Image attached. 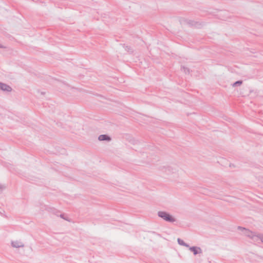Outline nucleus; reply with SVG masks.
I'll return each mask as SVG.
<instances>
[{"instance_id":"15","label":"nucleus","mask_w":263,"mask_h":263,"mask_svg":"<svg viewBox=\"0 0 263 263\" xmlns=\"http://www.w3.org/2000/svg\"><path fill=\"white\" fill-rule=\"evenodd\" d=\"M258 239H259L261 240V241L263 242V235L260 234L258 235L256 240H257Z\"/></svg>"},{"instance_id":"2","label":"nucleus","mask_w":263,"mask_h":263,"mask_svg":"<svg viewBox=\"0 0 263 263\" xmlns=\"http://www.w3.org/2000/svg\"><path fill=\"white\" fill-rule=\"evenodd\" d=\"M161 170L167 175H171L178 171V167L176 166H162L161 167Z\"/></svg>"},{"instance_id":"17","label":"nucleus","mask_w":263,"mask_h":263,"mask_svg":"<svg viewBox=\"0 0 263 263\" xmlns=\"http://www.w3.org/2000/svg\"><path fill=\"white\" fill-rule=\"evenodd\" d=\"M50 210H51V212H53L54 214H55V213L54 212V211H55L56 210L55 209H50Z\"/></svg>"},{"instance_id":"8","label":"nucleus","mask_w":263,"mask_h":263,"mask_svg":"<svg viewBox=\"0 0 263 263\" xmlns=\"http://www.w3.org/2000/svg\"><path fill=\"white\" fill-rule=\"evenodd\" d=\"M185 22L187 24L191 26H195L198 27L200 25V24H199L198 22H195L192 20H186Z\"/></svg>"},{"instance_id":"14","label":"nucleus","mask_w":263,"mask_h":263,"mask_svg":"<svg viewBox=\"0 0 263 263\" xmlns=\"http://www.w3.org/2000/svg\"><path fill=\"white\" fill-rule=\"evenodd\" d=\"M130 142H131V143H132L133 144H137L139 143V142L138 140H135V139L131 140Z\"/></svg>"},{"instance_id":"3","label":"nucleus","mask_w":263,"mask_h":263,"mask_svg":"<svg viewBox=\"0 0 263 263\" xmlns=\"http://www.w3.org/2000/svg\"><path fill=\"white\" fill-rule=\"evenodd\" d=\"M238 229L241 230L242 231L243 234L245 236L252 238L254 240H256L257 236L254 235V234L252 231H250V230L241 227H238Z\"/></svg>"},{"instance_id":"10","label":"nucleus","mask_w":263,"mask_h":263,"mask_svg":"<svg viewBox=\"0 0 263 263\" xmlns=\"http://www.w3.org/2000/svg\"><path fill=\"white\" fill-rule=\"evenodd\" d=\"M242 81L241 80H239V81H237L235 82V83H234L233 84V86L235 87V86H237L238 85H240L241 84H242Z\"/></svg>"},{"instance_id":"18","label":"nucleus","mask_w":263,"mask_h":263,"mask_svg":"<svg viewBox=\"0 0 263 263\" xmlns=\"http://www.w3.org/2000/svg\"><path fill=\"white\" fill-rule=\"evenodd\" d=\"M183 246L190 248L189 245L188 244H187L186 243H185V244Z\"/></svg>"},{"instance_id":"9","label":"nucleus","mask_w":263,"mask_h":263,"mask_svg":"<svg viewBox=\"0 0 263 263\" xmlns=\"http://www.w3.org/2000/svg\"><path fill=\"white\" fill-rule=\"evenodd\" d=\"M7 186L5 184H0V194L6 189Z\"/></svg>"},{"instance_id":"7","label":"nucleus","mask_w":263,"mask_h":263,"mask_svg":"<svg viewBox=\"0 0 263 263\" xmlns=\"http://www.w3.org/2000/svg\"><path fill=\"white\" fill-rule=\"evenodd\" d=\"M98 140L99 141H110L111 139L110 137L107 135H101L99 136Z\"/></svg>"},{"instance_id":"1","label":"nucleus","mask_w":263,"mask_h":263,"mask_svg":"<svg viewBox=\"0 0 263 263\" xmlns=\"http://www.w3.org/2000/svg\"><path fill=\"white\" fill-rule=\"evenodd\" d=\"M158 216L167 222H174L176 220L172 215L165 211H159Z\"/></svg>"},{"instance_id":"5","label":"nucleus","mask_w":263,"mask_h":263,"mask_svg":"<svg viewBox=\"0 0 263 263\" xmlns=\"http://www.w3.org/2000/svg\"><path fill=\"white\" fill-rule=\"evenodd\" d=\"M0 89L5 91L10 92L12 90V88L9 85L0 82Z\"/></svg>"},{"instance_id":"11","label":"nucleus","mask_w":263,"mask_h":263,"mask_svg":"<svg viewBox=\"0 0 263 263\" xmlns=\"http://www.w3.org/2000/svg\"><path fill=\"white\" fill-rule=\"evenodd\" d=\"M181 70L185 73H189L190 70L188 68L185 67L184 66L181 67Z\"/></svg>"},{"instance_id":"16","label":"nucleus","mask_w":263,"mask_h":263,"mask_svg":"<svg viewBox=\"0 0 263 263\" xmlns=\"http://www.w3.org/2000/svg\"><path fill=\"white\" fill-rule=\"evenodd\" d=\"M60 217L61 218H63V219H64L66 220H68L67 219H66V218L64 217V214H61V215H60Z\"/></svg>"},{"instance_id":"6","label":"nucleus","mask_w":263,"mask_h":263,"mask_svg":"<svg viewBox=\"0 0 263 263\" xmlns=\"http://www.w3.org/2000/svg\"><path fill=\"white\" fill-rule=\"evenodd\" d=\"M11 245L13 248H23L24 247V244L22 242L18 240L12 241Z\"/></svg>"},{"instance_id":"13","label":"nucleus","mask_w":263,"mask_h":263,"mask_svg":"<svg viewBox=\"0 0 263 263\" xmlns=\"http://www.w3.org/2000/svg\"><path fill=\"white\" fill-rule=\"evenodd\" d=\"M177 241L180 245L183 246L185 244L184 241L180 238H178Z\"/></svg>"},{"instance_id":"4","label":"nucleus","mask_w":263,"mask_h":263,"mask_svg":"<svg viewBox=\"0 0 263 263\" xmlns=\"http://www.w3.org/2000/svg\"><path fill=\"white\" fill-rule=\"evenodd\" d=\"M189 250L193 253L194 255L201 254L202 253L201 249L199 247H190Z\"/></svg>"},{"instance_id":"12","label":"nucleus","mask_w":263,"mask_h":263,"mask_svg":"<svg viewBox=\"0 0 263 263\" xmlns=\"http://www.w3.org/2000/svg\"><path fill=\"white\" fill-rule=\"evenodd\" d=\"M125 50H126L127 51H128V52H129L130 53H133V50L131 48L130 46H125Z\"/></svg>"},{"instance_id":"19","label":"nucleus","mask_w":263,"mask_h":263,"mask_svg":"<svg viewBox=\"0 0 263 263\" xmlns=\"http://www.w3.org/2000/svg\"><path fill=\"white\" fill-rule=\"evenodd\" d=\"M0 48H6V47H5V46H4L0 44Z\"/></svg>"}]
</instances>
